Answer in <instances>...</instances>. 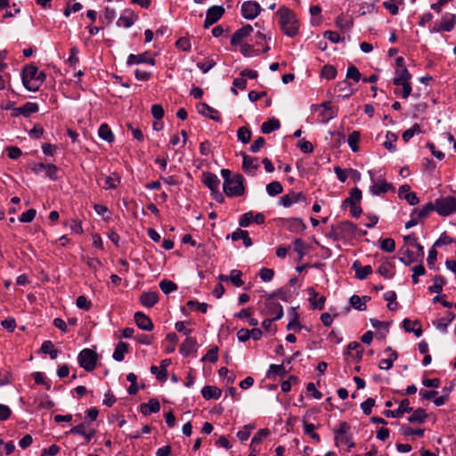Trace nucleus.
<instances>
[{"mask_svg":"<svg viewBox=\"0 0 456 456\" xmlns=\"http://www.w3.org/2000/svg\"><path fill=\"white\" fill-rule=\"evenodd\" d=\"M221 175L224 178L223 189L228 197H239L244 194V177L241 174L232 175L229 169H222Z\"/></svg>","mask_w":456,"mask_h":456,"instance_id":"1","label":"nucleus"},{"mask_svg":"<svg viewBox=\"0 0 456 456\" xmlns=\"http://www.w3.org/2000/svg\"><path fill=\"white\" fill-rule=\"evenodd\" d=\"M276 15L279 16V23L283 33L289 37H294L299 30V24L295 12L282 5L277 11Z\"/></svg>","mask_w":456,"mask_h":456,"instance_id":"2","label":"nucleus"},{"mask_svg":"<svg viewBox=\"0 0 456 456\" xmlns=\"http://www.w3.org/2000/svg\"><path fill=\"white\" fill-rule=\"evenodd\" d=\"M411 75L406 68L404 59L401 56L395 59V76L393 78V84L402 86L403 90L400 93L402 97L406 99L411 93V86L409 82Z\"/></svg>","mask_w":456,"mask_h":456,"instance_id":"3","label":"nucleus"},{"mask_svg":"<svg viewBox=\"0 0 456 456\" xmlns=\"http://www.w3.org/2000/svg\"><path fill=\"white\" fill-rule=\"evenodd\" d=\"M45 79L43 71L38 70L35 65H28L22 71V83L29 91H37Z\"/></svg>","mask_w":456,"mask_h":456,"instance_id":"4","label":"nucleus"},{"mask_svg":"<svg viewBox=\"0 0 456 456\" xmlns=\"http://www.w3.org/2000/svg\"><path fill=\"white\" fill-rule=\"evenodd\" d=\"M433 205L435 211L441 216H448L456 212V198L453 196L438 198Z\"/></svg>","mask_w":456,"mask_h":456,"instance_id":"5","label":"nucleus"},{"mask_svg":"<svg viewBox=\"0 0 456 456\" xmlns=\"http://www.w3.org/2000/svg\"><path fill=\"white\" fill-rule=\"evenodd\" d=\"M98 360L97 354L89 348L83 349L77 356V362L83 369L86 371H92L94 370L96 366V362Z\"/></svg>","mask_w":456,"mask_h":456,"instance_id":"6","label":"nucleus"},{"mask_svg":"<svg viewBox=\"0 0 456 456\" xmlns=\"http://www.w3.org/2000/svg\"><path fill=\"white\" fill-rule=\"evenodd\" d=\"M261 314L267 316H273V320L278 321L283 316V308L280 303L273 301V295H268Z\"/></svg>","mask_w":456,"mask_h":456,"instance_id":"7","label":"nucleus"},{"mask_svg":"<svg viewBox=\"0 0 456 456\" xmlns=\"http://www.w3.org/2000/svg\"><path fill=\"white\" fill-rule=\"evenodd\" d=\"M456 20V15L445 12L443 14L440 21H437L434 24L432 28H430V32L438 33L442 31L450 32L453 29Z\"/></svg>","mask_w":456,"mask_h":456,"instance_id":"8","label":"nucleus"},{"mask_svg":"<svg viewBox=\"0 0 456 456\" xmlns=\"http://www.w3.org/2000/svg\"><path fill=\"white\" fill-rule=\"evenodd\" d=\"M202 182L213 193L217 195L216 200L219 202H222L224 197L218 191L220 180L217 175L210 172L204 173Z\"/></svg>","mask_w":456,"mask_h":456,"instance_id":"9","label":"nucleus"},{"mask_svg":"<svg viewBox=\"0 0 456 456\" xmlns=\"http://www.w3.org/2000/svg\"><path fill=\"white\" fill-rule=\"evenodd\" d=\"M261 6L256 1H246L241 5V15L246 20H254L261 12Z\"/></svg>","mask_w":456,"mask_h":456,"instance_id":"10","label":"nucleus"},{"mask_svg":"<svg viewBox=\"0 0 456 456\" xmlns=\"http://www.w3.org/2000/svg\"><path fill=\"white\" fill-rule=\"evenodd\" d=\"M224 13V9L221 5H213L210 8H208L204 21V28H208L211 25L215 24L221 19Z\"/></svg>","mask_w":456,"mask_h":456,"instance_id":"11","label":"nucleus"},{"mask_svg":"<svg viewBox=\"0 0 456 456\" xmlns=\"http://www.w3.org/2000/svg\"><path fill=\"white\" fill-rule=\"evenodd\" d=\"M369 174L370 176H372V172L369 171ZM371 180L373 182V184L370 187V191L372 195H379L381 193H386L388 191L393 189V185L384 179H378L374 180L373 177H371Z\"/></svg>","mask_w":456,"mask_h":456,"instance_id":"12","label":"nucleus"},{"mask_svg":"<svg viewBox=\"0 0 456 456\" xmlns=\"http://www.w3.org/2000/svg\"><path fill=\"white\" fill-rule=\"evenodd\" d=\"M412 411V407L410 406L409 399H403L401 401L399 407L395 410H386L384 415L387 418H400L403 413H410Z\"/></svg>","mask_w":456,"mask_h":456,"instance_id":"13","label":"nucleus"},{"mask_svg":"<svg viewBox=\"0 0 456 456\" xmlns=\"http://www.w3.org/2000/svg\"><path fill=\"white\" fill-rule=\"evenodd\" d=\"M138 16L130 9H126L118 19L117 25L128 28L137 20Z\"/></svg>","mask_w":456,"mask_h":456,"instance_id":"14","label":"nucleus"},{"mask_svg":"<svg viewBox=\"0 0 456 456\" xmlns=\"http://www.w3.org/2000/svg\"><path fill=\"white\" fill-rule=\"evenodd\" d=\"M341 240H346L354 236L355 232V225L350 221H343L336 224Z\"/></svg>","mask_w":456,"mask_h":456,"instance_id":"15","label":"nucleus"},{"mask_svg":"<svg viewBox=\"0 0 456 456\" xmlns=\"http://www.w3.org/2000/svg\"><path fill=\"white\" fill-rule=\"evenodd\" d=\"M253 32V27L249 24L244 25L240 28L237 29L231 38L232 45H238L247 37Z\"/></svg>","mask_w":456,"mask_h":456,"instance_id":"16","label":"nucleus"},{"mask_svg":"<svg viewBox=\"0 0 456 456\" xmlns=\"http://www.w3.org/2000/svg\"><path fill=\"white\" fill-rule=\"evenodd\" d=\"M242 158H243V162H242L243 170L250 175H255L256 170L259 167V165L257 163V159L255 157L248 156L245 153H242Z\"/></svg>","mask_w":456,"mask_h":456,"instance_id":"17","label":"nucleus"},{"mask_svg":"<svg viewBox=\"0 0 456 456\" xmlns=\"http://www.w3.org/2000/svg\"><path fill=\"white\" fill-rule=\"evenodd\" d=\"M454 319H455L454 313H452L451 311H447L444 317L439 318L436 321H434L433 324L438 330L445 333V332H447L448 326L452 322V321Z\"/></svg>","mask_w":456,"mask_h":456,"instance_id":"18","label":"nucleus"},{"mask_svg":"<svg viewBox=\"0 0 456 456\" xmlns=\"http://www.w3.org/2000/svg\"><path fill=\"white\" fill-rule=\"evenodd\" d=\"M307 293L309 295L310 305L313 309L322 310L326 301V297L323 296L318 297V293L314 288H308Z\"/></svg>","mask_w":456,"mask_h":456,"instance_id":"19","label":"nucleus"},{"mask_svg":"<svg viewBox=\"0 0 456 456\" xmlns=\"http://www.w3.org/2000/svg\"><path fill=\"white\" fill-rule=\"evenodd\" d=\"M134 322L139 329L146 331H151L153 329L151 320L143 313L136 312L134 314Z\"/></svg>","mask_w":456,"mask_h":456,"instance_id":"20","label":"nucleus"},{"mask_svg":"<svg viewBox=\"0 0 456 456\" xmlns=\"http://www.w3.org/2000/svg\"><path fill=\"white\" fill-rule=\"evenodd\" d=\"M226 239H231L233 241L242 240L243 244L246 248H249L253 244L252 240L248 235V232L240 228L236 229V231H234L232 234H228L226 236Z\"/></svg>","mask_w":456,"mask_h":456,"instance_id":"21","label":"nucleus"},{"mask_svg":"<svg viewBox=\"0 0 456 456\" xmlns=\"http://www.w3.org/2000/svg\"><path fill=\"white\" fill-rule=\"evenodd\" d=\"M399 253L401 255L400 261L403 264H404L405 265H410L414 262L421 261L419 258V256L416 254H414L412 251H411L410 248L408 247H406L405 245L400 248Z\"/></svg>","mask_w":456,"mask_h":456,"instance_id":"22","label":"nucleus"},{"mask_svg":"<svg viewBox=\"0 0 456 456\" xmlns=\"http://www.w3.org/2000/svg\"><path fill=\"white\" fill-rule=\"evenodd\" d=\"M141 412L144 416H148L151 413L159 412L160 410V403L156 398H151L148 403H143L140 405Z\"/></svg>","mask_w":456,"mask_h":456,"instance_id":"23","label":"nucleus"},{"mask_svg":"<svg viewBox=\"0 0 456 456\" xmlns=\"http://www.w3.org/2000/svg\"><path fill=\"white\" fill-rule=\"evenodd\" d=\"M140 303L145 307H152L159 301V295L155 291H144L140 296Z\"/></svg>","mask_w":456,"mask_h":456,"instance_id":"24","label":"nucleus"},{"mask_svg":"<svg viewBox=\"0 0 456 456\" xmlns=\"http://www.w3.org/2000/svg\"><path fill=\"white\" fill-rule=\"evenodd\" d=\"M301 198H304L302 192L290 191L281 197L280 204L282 205L284 208H289L294 203L299 201Z\"/></svg>","mask_w":456,"mask_h":456,"instance_id":"25","label":"nucleus"},{"mask_svg":"<svg viewBox=\"0 0 456 456\" xmlns=\"http://www.w3.org/2000/svg\"><path fill=\"white\" fill-rule=\"evenodd\" d=\"M126 63L128 65L140 64V63H148V64H151V66H154L155 65V60L153 58H148L147 57V53L137 54V55L131 53L127 57Z\"/></svg>","mask_w":456,"mask_h":456,"instance_id":"26","label":"nucleus"},{"mask_svg":"<svg viewBox=\"0 0 456 456\" xmlns=\"http://www.w3.org/2000/svg\"><path fill=\"white\" fill-rule=\"evenodd\" d=\"M352 268L355 272V277L359 280L366 279L372 273L370 265L362 266L358 260L353 263Z\"/></svg>","mask_w":456,"mask_h":456,"instance_id":"27","label":"nucleus"},{"mask_svg":"<svg viewBox=\"0 0 456 456\" xmlns=\"http://www.w3.org/2000/svg\"><path fill=\"white\" fill-rule=\"evenodd\" d=\"M197 348V341L194 338L187 337L180 346V353L183 356H188L191 353L194 352Z\"/></svg>","mask_w":456,"mask_h":456,"instance_id":"28","label":"nucleus"},{"mask_svg":"<svg viewBox=\"0 0 456 456\" xmlns=\"http://www.w3.org/2000/svg\"><path fill=\"white\" fill-rule=\"evenodd\" d=\"M198 111L199 113L202 115L208 116L209 118L215 120V121H221V117L219 112L213 109L212 107L208 106L207 103H200L198 106Z\"/></svg>","mask_w":456,"mask_h":456,"instance_id":"29","label":"nucleus"},{"mask_svg":"<svg viewBox=\"0 0 456 456\" xmlns=\"http://www.w3.org/2000/svg\"><path fill=\"white\" fill-rule=\"evenodd\" d=\"M201 394L204 399H219L222 395V390L215 386H205Z\"/></svg>","mask_w":456,"mask_h":456,"instance_id":"30","label":"nucleus"},{"mask_svg":"<svg viewBox=\"0 0 456 456\" xmlns=\"http://www.w3.org/2000/svg\"><path fill=\"white\" fill-rule=\"evenodd\" d=\"M428 418V414L426 413L424 409L418 408L416 410H412L411 415L409 416L408 421L411 423H419L421 424L425 422Z\"/></svg>","mask_w":456,"mask_h":456,"instance_id":"31","label":"nucleus"},{"mask_svg":"<svg viewBox=\"0 0 456 456\" xmlns=\"http://www.w3.org/2000/svg\"><path fill=\"white\" fill-rule=\"evenodd\" d=\"M370 299V297H367V296L361 297L357 295H353L350 297V304L354 309L362 311V310H365V308H366L365 304Z\"/></svg>","mask_w":456,"mask_h":456,"instance_id":"32","label":"nucleus"},{"mask_svg":"<svg viewBox=\"0 0 456 456\" xmlns=\"http://www.w3.org/2000/svg\"><path fill=\"white\" fill-rule=\"evenodd\" d=\"M281 126L280 121L275 118H270L268 121L264 122L261 126V132L263 134H270L275 130H278Z\"/></svg>","mask_w":456,"mask_h":456,"instance_id":"33","label":"nucleus"},{"mask_svg":"<svg viewBox=\"0 0 456 456\" xmlns=\"http://www.w3.org/2000/svg\"><path fill=\"white\" fill-rule=\"evenodd\" d=\"M98 135L107 142H112L115 140V136L107 124H102L98 130Z\"/></svg>","mask_w":456,"mask_h":456,"instance_id":"34","label":"nucleus"},{"mask_svg":"<svg viewBox=\"0 0 456 456\" xmlns=\"http://www.w3.org/2000/svg\"><path fill=\"white\" fill-rule=\"evenodd\" d=\"M128 352V345L125 342L120 341L115 347L113 353V359L117 362H121L124 360L125 354Z\"/></svg>","mask_w":456,"mask_h":456,"instance_id":"35","label":"nucleus"},{"mask_svg":"<svg viewBox=\"0 0 456 456\" xmlns=\"http://www.w3.org/2000/svg\"><path fill=\"white\" fill-rule=\"evenodd\" d=\"M269 430L266 428L260 429L253 436L250 444V447L253 451H256V445L260 444L263 440L269 435Z\"/></svg>","mask_w":456,"mask_h":456,"instance_id":"36","label":"nucleus"},{"mask_svg":"<svg viewBox=\"0 0 456 456\" xmlns=\"http://www.w3.org/2000/svg\"><path fill=\"white\" fill-rule=\"evenodd\" d=\"M18 112L25 117H28L32 113H35L38 110V105L35 102H26L22 106L17 109Z\"/></svg>","mask_w":456,"mask_h":456,"instance_id":"37","label":"nucleus"},{"mask_svg":"<svg viewBox=\"0 0 456 456\" xmlns=\"http://www.w3.org/2000/svg\"><path fill=\"white\" fill-rule=\"evenodd\" d=\"M433 202H428L422 207V208L418 209L415 208L412 212V215H415L418 219L426 218L431 211H434Z\"/></svg>","mask_w":456,"mask_h":456,"instance_id":"38","label":"nucleus"},{"mask_svg":"<svg viewBox=\"0 0 456 456\" xmlns=\"http://www.w3.org/2000/svg\"><path fill=\"white\" fill-rule=\"evenodd\" d=\"M362 199V191L355 187L350 191V196L345 200L343 206L346 204H359Z\"/></svg>","mask_w":456,"mask_h":456,"instance_id":"39","label":"nucleus"},{"mask_svg":"<svg viewBox=\"0 0 456 456\" xmlns=\"http://www.w3.org/2000/svg\"><path fill=\"white\" fill-rule=\"evenodd\" d=\"M304 433L314 439L316 443H320V436L315 432V426L313 423H308L303 420Z\"/></svg>","mask_w":456,"mask_h":456,"instance_id":"40","label":"nucleus"},{"mask_svg":"<svg viewBox=\"0 0 456 456\" xmlns=\"http://www.w3.org/2000/svg\"><path fill=\"white\" fill-rule=\"evenodd\" d=\"M434 284L428 287V290L432 293L440 294L443 290V286L446 283V280L442 276H435Z\"/></svg>","mask_w":456,"mask_h":456,"instance_id":"41","label":"nucleus"},{"mask_svg":"<svg viewBox=\"0 0 456 456\" xmlns=\"http://www.w3.org/2000/svg\"><path fill=\"white\" fill-rule=\"evenodd\" d=\"M293 248H294V251L297 253L298 259L301 260L304 257V256L306 254L307 246L303 240L296 239L293 241Z\"/></svg>","mask_w":456,"mask_h":456,"instance_id":"42","label":"nucleus"},{"mask_svg":"<svg viewBox=\"0 0 456 456\" xmlns=\"http://www.w3.org/2000/svg\"><path fill=\"white\" fill-rule=\"evenodd\" d=\"M319 111V122L327 123L337 116V111L334 109L321 110Z\"/></svg>","mask_w":456,"mask_h":456,"instance_id":"43","label":"nucleus"},{"mask_svg":"<svg viewBox=\"0 0 456 456\" xmlns=\"http://www.w3.org/2000/svg\"><path fill=\"white\" fill-rule=\"evenodd\" d=\"M283 191V187L281 183L278 181H273L270 183L266 185V191L268 195L273 197L280 193H281Z\"/></svg>","mask_w":456,"mask_h":456,"instance_id":"44","label":"nucleus"},{"mask_svg":"<svg viewBox=\"0 0 456 456\" xmlns=\"http://www.w3.org/2000/svg\"><path fill=\"white\" fill-rule=\"evenodd\" d=\"M420 133H422V131L419 125L414 124L411 127L403 133L402 138L405 142H408L414 136V134Z\"/></svg>","mask_w":456,"mask_h":456,"instance_id":"45","label":"nucleus"},{"mask_svg":"<svg viewBox=\"0 0 456 456\" xmlns=\"http://www.w3.org/2000/svg\"><path fill=\"white\" fill-rule=\"evenodd\" d=\"M119 183L120 176L118 174L113 173L112 175L105 177L104 189H116Z\"/></svg>","mask_w":456,"mask_h":456,"instance_id":"46","label":"nucleus"},{"mask_svg":"<svg viewBox=\"0 0 456 456\" xmlns=\"http://www.w3.org/2000/svg\"><path fill=\"white\" fill-rule=\"evenodd\" d=\"M285 373L286 370L283 364H271L267 370V377L270 378L272 375L282 377Z\"/></svg>","mask_w":456,"mask_h":456,"instance_id":"47","label":"nucleus"},{"mask_svg":"<svg viewBox=\"0 0 456 456\" xmlns=\"http://www.w3.org/2000/svg\"><path fill=\"white\" fill-rule=\"evenodd\" d=\"M336 75H337V69L334 66L324 65L322 67V71H321V77L322 78L330 80V79L335 78Z\"/></svg>","mask_w":456,"mask_h":456,"instance_id":"48","label":"nucleus"},{"mask_svg":"<svg viewBox=\"0 0 456 456\" xmlns=\"http://www.w3.org/2000/svg\"><path fill=\"white\" fill-rule=\"evenodd\" d=\"M242 272L237 269H233L230 272L229 279L230 281L235 287H241L243 285V281L241 280Z\"/></svg>","mask_w":456,"mask_h":456,"instance_id":"49","label":"nucleus"},{"mask_svg":"<svg viewBox=\"0 0 456 456\" xmlns=\"http://www.w3.org/2000/svg\"><path fill=\"white\" fill-rule=\"evenodd\" d=\"M398 355L396 352H392L390 357L387 359H381L379 362V367L381 370H389L393 367L394 362L397 359Z\"/></svg>","mask_w":456,"mask_h":456,"instance_id":"50","label":"nucleus"},{"mask_svg":"<svg viewBox=\"0 0 456 456\" xmlns=\"http://www.w3.org/2000/svg\"><path fill=\"white\" fill-rule=\"evenodd\" d=\"M238 139L244 144L248 143L251 139V131L246 127L241 126L238 129L237 132Z\"/></svg>","mask_w":456,"mask_h":456,"instance_id":"51","label":"nucleus"},{"mask_svg":"<svg viewBox=\"0 0 456 456\" xmlns=\"http://www.w3.org/2000/svg\"><path fill=\"white\" fill-rule=\"evenodd\" d=\"M159 288L165 294H169L177 289V285L169 280H163L159 282Z\"/></svg>","mask_w":456,"mask_h":456,"instance_id":"52","label":"nucleus"},{"mask_svg":"<svg viewBox=\"0 0 456 456\" xmlns=\"http://www.w3.org/2000/svg\"><path fill=\"white\" fill-rule=\"evenodd\" d=\"M271 295H273V298L274 297H277L285 302H288L292 297L291 291L286 288H281V289H277L276 291L273 292Z\"/></svg>","mask_w":456,"mask_h":456,"instance_id":"53","label":"nucleus"},{"mask_svg":"<svg viewBox=\"0 0 456 456\" xmlns=\"http://www.w3.org/2000/svg\"><path fill=\"white\" fill-rule=\"evenodd\" d=\"M402 4L401 0H388L383 3L384 7L392 14L398 13V5Z\"/></svg>","mask_w":456,"mask_h":456,"instance_id":"54","label":"nucleus"},{"mask_svg":"<svg viewBox=\"0 0 456 456\" xmlns=\"http://www.w3.org/2000/svg\"><path fill=\"white\" fill-rule=\"evenodd\" d=\"M386 137H387V141L384 142L385 148L387 149L391 152L395 151L396 147L394 144V142L397 140L396 134L392 132H387Z\"/></svg>","mask_w":456,"mask_h":456,"instance_id":"55","label":"nucleus"},{"mask_svg":"<svg viewBox=\"0 0 456 456\" xmlns=\"http://www.w3.org/2000/svg\"><path fill=\"white\" fill-rule=\"evenodd\" d=\"M360 141V133L358 131H354L348 136L347 142L352 149L353 151H358V142Z\"/></svg>","mask_w":456,"mask_h":456,"instance_id":"56","label":"nucleus"},{"mask_svg":"<svg viewBox=\"0 0 456 456\" xmlns=\"http://www.w3.org/2000/svg\"><path fill=\"white\" fill-rule=\"evenodd\" d=\"M380 249H382L385 252L391 253L395 251V242L391 238H386L382 240L380 243Z\"/></svg>","mask_w":456,"mask_h":456,"instance_id":"57","label":"nucleus"},{"mask_svg":"<svg viewBox=\"0 0 456 456\" xmlns=\"http://www.w3.org/2000/svg\"><path fill=\"white\" fill-rule=\"evenodd\" d=\"M346 78H350L353 79L354 82H358L362 78V75L355 66L351 65L347 68Z\"/></svg>","mask_w":456,"mask_h":456,"instance_id":"58","label":"nucleus"},{"mask_svg":"<svg viewBox=\"0 0 456 456\" xmlns=\"http://www.w3.org/2000/svg\"><path fill=\"white\" fill-rule=\"evenodd\" d=\"M171 363L170 359H165L161 362L160 367H159V372L157 375V379L159 380H166L167 379V367Z\"/></svg>","mask_w":456,"mask_h":456,"instance_id":"59","label":"nucleus"},{"mask_svg":"<svg viewBox=\"0 0 456 456\" xmlns=\"http://www.w3.org/2000/svg\"><path fill=\"white\" fill-rule=\"evenodd\" d=\"M401 432L403 436H411V435H416L418 436H424V429L422 428H418V429H414L409 426H403L401 428Z\"/></svg>","mask_w":456,"mask_h":456,"instance_id":"60","label":"nucleus"},{"mask_svg":"<svg viewBox=\"0 0 456 456\" xmlns=\"http://www.w3.org/2000/svg\"><path fill=\"white\" fill-rule=\"evenodd\" d=\"M454 242V240L450 237L445 232L435 241L433 247H440L442 245H449Z\"/></svg>","mask_w":456,"mask_h":456,"instance_id":"61","label":"nucleus"},{"mask_svg":"<svg viewBox=\"0 0 456 456\" xmlns=\"http://www.w3.org/2000/svg\"><path fill=\"white\" fill-rule=\"evenodd\" d=\"M259 276L263 281L268 282L273 280L274 272L273 269L263 267L259 271Z\"/></svg>","mask_w":456,"mask_h":456,"instance_id":"62","label":"nucleus"},{"mask_svg":"<svg viewBox=\"0 0 456 456\" xmlns=\"http://www.w3.org/2000/svg\"><path fill=\"white\" fill-rule=\"evenodd\" d=\"M254 218L253 212L249 211L245 214H243L239 221V224L240 227H247L252 222Z\"/></svg>","mask_w":456,"mask_h":456,"instance_id":"63","label":"nucleus"},{"mask_svg":"<svg viewBox=\"0 0 456 456\" xmlns=\"http://www.w3.org/2000/svg\"><path fill=\"white\" fill-rule=\"evenodd\" d=\"M36 210L33 208L28 209V211L22 213L19 217V220L22 223H30L36 216Z\"/></svg>","mask_w":456,"mask_h":456,"instance_id":"64","label":"nucleus"}]
</instances>
